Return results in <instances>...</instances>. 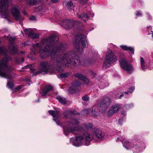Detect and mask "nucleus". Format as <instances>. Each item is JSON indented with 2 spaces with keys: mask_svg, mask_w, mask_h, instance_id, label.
Listing matches in <instances>:
<instances>
[{
  "mask_svg": "<svg viewBox=\"0 0 153 153\" xmlns=\"http://www.w3.org/2000/svg\"><path fill=\"white\" fill-rule=\"evenodd\" d=\"M120 47L123 50L125 51H131L133 54L134 53V49L131 47H128L126 45H120Z\"/></svg>",
  "mask_w": 153,
  "mask_h": 153,
  "instance_id": "25",
  "label": "nucleus"
},
{
  "mask_svg": "<svg viewBox=\"0 0 153 153\" xmlns=\"http://www.w3.org/2000/svg\"><path fill=\"white\" fill-rule=\"evenodd\" d=\"M81 85L78 81H74L71 83V86L68 89L70 93L73 94L76 91L79 90V88Z\"/></svg>",
  "mask_w": 153,
  "mask_h": 153,
  "instance_id": "14",
  "label": "nucleus"
},
{
  "mask_svg": "<svg viewBox=\"0 0 153 153\" xmlns=\"http://www.w3.org/2000/svg\"><path fill=\"white\" fill-rule=\"evenodd\" d=\"M66 116H67V115H65Z\"/></svg>",
  "mask_w": 153,
  "mask_h": 153,
  "instance_id": "56",
  "label": "nucleus"
},
{
  "mask_svg": "<svg viewBox=\"0 0 153 153\" xmlns=\"http://www.w3.org/2000/svg\"><path fill=\"white\" fill-rule=\"evenodd\" d=\"M109 100V102H110V101H109V100Z\"/></svg>",
  "mask_w": 153,
  "mask_h": 153,
  "instance_id": "57",
  "label": "nucleus"
},
{
  "mask_svg": "<svg viewBox=\"0 0 153 153\" xmlns=\"http://www.w3.org/2000/svg\"><path fill=\"white\" fill-rule=\"evenodd\" d=\"M41 68L39 71H37L36 75L39 73L44 72L45 74H47L50 68V63L47 61L41 62L40 63Z\"/></svg>",
  "mask_w": 153,
  "mask_h": 153,
  "instance_id": "12",
  "label": "nucleus"
},
{
  "mask_svg": "<svg viewBox=\"0 0 153 153\" xmlns=\"http://www.w3.org/2000/svg\"><path fill=\"white\" fill-rule=\"evenodd\" d=\"M28 68H30V69L31 70H32L33 69V68H30V66L29 65H27L26 66H25L24 67H23V68L24 69H27Z\"/></svg>",
  "mask_w": 153,
  "mask_h": 153,
  "instance_id": "41",
  "label": "nucleus"
},
{
  "mask_svg": "<svg viewBox=\"0 0 153 153\" xmlns=\"http://www.w3.org/2000/svg\"><path fill=\"white\" fill-rule=\"evenodd\" d=\"M79 2L83 4H84L87 3L88 0H78Z\"/></svg>",
  "mask_w": 153,
  "mask_h": 153,
  "instance_id": "36",
  "label": "nucleus"
},
{
  "mask_svg": "<svg viewBox=\"0 0 153 153\" xmlns=\"http://www.w3.org/2000/svg\"><path fill=\"white\" fill-rule=\"evenodd\" d=\"M12 2V0H0V14L3 18H6L9 16L10 11L8 8Z\"/></svg>",
  "mask_w": 153,
  "mask_h": 153,
  "instance_id": "7",
  "label": "nucleus"
},
{
  "mask_svg": "<svg viewBox=\"0 0 153 153\" xmlns=\"http://www.w3.org/2000/svg\"><path fill=\"white\" fill-rule=\"evenodd\" d=\"M52 2L53 3H56L57 2V0H51Z\"/></svg>",
  "mask_w": 153,
  "mask_h": 153,
  "instance_id": "49",
  "label": "nucleus"
},
{
  "mask_svg": "<svg viewBox=\"0 0 153 153\" xmlns=\"http://www.w3.org/2000/svg\"><path fill=\"white\" fill-rule=\"evenodd\" d=\"M14 61L16 62L17 63H20L22 62H23L24 60V58H22L21 59V61H20L18 58H16L14 59Z\"/></svg>",
  "mask_w": 153,
  "mask_h": 153,
  "instance_id": "34",
  "label": "nucleus"
},
{
  "mask_svg": "<svg viewBox=\"0 0 153 153\" xmlns=\"http://www.w3.org/2000/svg\"><path fill=\"white\" fill-rule=\"evenodd\" d=\"M91 74L92 75V76H95L96 75V74L93 72V71H91Z\"/></svg>",
  "mask_w": 153,
  "mask_h": 153,
  "instance_id": "46",
  "label": "nucleus"
},
{
  "mask_svg": "<svg viewBox=\"0 0 153 153\" xmlns=\"http://www.w3.org/2000/svg\"><path fill=\"white\" fill-rule=\"evenodd\" d=\"M151 32H152V38H153V32L152 31H151Z\"/></svg>",
  "mask_w": 153,
  "mask_h": 153,
  "instance_id": "52",
  "label": "nucleus"
},
{
  "mask_svg": "<svg viewBox=\"0 0 153 153\" xmlns=\"http://www.w3.org/2000/svg\"><path fill=\"white\" fill-rule=\"evenodd\" d=\"M133 106V105L132 104H129V105H126V106H125V107H126V108H127L128 107H131Z\"/></svg>",
  "mask_w": 153,
  "mask_h": 153,
  "instance_id": "45",
  "label": "nucleus"
},
{
  "mask_svg": "<svg viewBox=\"0 0 153 153\" xmlns=\"http://www.w3.org/2000/svg\"><path fill=\"white\" fill-rule=\"evenodd\" d=\"M22 86L21 85H19L17 86L15 89V91H19L20 89L22 88Z\"/></svg>",
  "mask_w": 153,
  "mask_h": 153,
  "instance_id": "40",
  "label": "nucleus"
},
{
  "mask_svg": "<svg viewBox=\"0 0 153 153\" xmlns=\"http://www.w3.org/2000/svg\"><path fill=\"white\" fill-rule=\"evenodd\" d=\"M56 99L58 100L59 102L62 104H65L67 102L66 99L64 97L58 96L56 97Z\"/></svg>",
  "mask_w": 153,
  "mask_h": 153,
  "instance_id": "24",
  "label": "nucleus"
},
{
  "mask_svg": "<svg viewBox=\"0 0 153 153\" xmlns=\"http://www.w3.org/2000/svg\"><path fill=\"white\" fill-rule=\"evenodd\" d=\"M68 73H62L57 76L59 78H65L68 76Z\"/></svg>",
  "mask_w": 153,
  "mask_h": 153,
  "instance_id": "30",
  "label": "nucleus"
},
{
  "mask_svg": "<svg viewBox=\"0 0 153 153\" xmlns=\"http://www.w3.org/2000/svg\"><path fill=\"white\" fill-rule=\"evenodd\" d=\"M16 37H11L7 36V39L10 42L11 44L9 46V49L10 51V53L11 54H16L18 53V49L16 47L14 46L13 44V42L14 40L16 39Z\"/></svg>",
  "mask_w": 153,
  "mask_h": 153,
  "instance_id": "13",
  "label": "nucleus"
},
{
  "mask_svg": "<svg viewBox=\"0 0 153 153\" xmlns=\"http://www.w3.org/2000/svg\"><path fill=\"white\" fill-rule=\"evenodd\" d=\"M74 40V44L76 49L79 54H81L83 52V48L88 46L86 36L82 34H78L75 36Z\"/></svg>",
  "mask_w": 153,
  "mask_h": 153,
  "instance_id": "4",
  "label": "nucleus"
},
{
  "mask_svg": "<svg viewBox=\"0 0 153 153\" xmlns=\"http://www.w3.org/2000/svg\"><path fill=\"white\" fill-rule=\"evenodd\" d=\"M121 93L122 94L120 95V96L119 97L120 99H121V98L123 96V92H121Z\"/></svg>",
  "mask_w": 153,
  "mask_h": 153,
  "instance_id": "50",
  "label": "nucleus"
},
{
  "mask_svg": "<svg viewBox=\"0 0 153 153\" xmlns=\"http://www.w3.org/2000/svg\"><path fill=\"white\" fill-rule=\"evenodd\" d=\"M93 138L92 136L89 133H85L83 135H79L76 137V139L71 138L70 142L74 146H79L81 145L88 146Z\"/></svg>",
  "mask_w": 153,
  "mask_h": 153,
  "instance_id": "5",
  "label": "nucleus"
},
{
  "mask_svg": "<svg viewBox=\"0 0 153 153\" xmlns=\"http://www.w3.org/2000/svg\"><path fill=\"white\" fill-rule=\"evenodd\" d=\"M76 15L78 19H82L85 22L89 18L93 17L94 16V14L92 12H88V13H82L80 15L77 13Z\"/></svg>",
  "mask_w": 153,
  "mask_h": 153,
  "instance_id": "15",
  "label": "nucleus"
},
{
  "mask_svg": "<svg viewBox=\"0 0 153 153\" xmlns=\"http://www.w3.org/2000/svg\"><path fill=\"white\" fill-rule=\"evenodd\" d=\"M136 15L137 16H141L142 15L141 11H137L136 12Z\"/></svg>",
  "mask_w": 153,
  "mask_h": 153,
  "instance_id": "38",
  "label": "nucleus"
},
{
  "mask_svg": "<svg viewBox=\"0 0 153 153\" xmlns=\"http://www.w3.org/2000/svg\"><path fill=\"white\" fill-rule=\"evenodd\" d=\"M123 120V118H120L119 119L118 122H119V123L121 125L122 124Z\"/></svg>",
  "mask_w": 153,
  "mask_h": 153,
  "instance_id": "42",
  "label": "nucleus"
},
{
  "mask_svg": "<svg viewBox=\"0 0 153 153\" xmlns=\"http://www.w3.org/2000/svg\"><path fill=\"white\" fill-rule=\"evenodd\" d=\"M107 99H105V100H104L103 101H102L101 102V103L102 104L103 102H104L105 101H106Z\"/></svg>",
  "mask_w": 153,
  "mask_h": 153,
  "instance_id": "51",
  "label": "nucleus"
},
{
  "mask_svg": "<svg viewBox=\"0 0 153 153\" xmlns=\"http://www.w3.org/2000/svg\"><path fill=\"white\" fill-rule=\"evenodd\" d=\"M102 83L103 85L102 87H101L102 88H103L105 87H107L108 85V82L107 81H103V82H102Z\"/></svg>",
  "mask_w": 153,
  "mask_h": 153,
  "instance_id": "33",
  "label": "nucleus"
},
{
  "mask_svg": "<svg viewBox=\"0 0 153 153\" xmlns=\"http://www.w3.org/2000/svg\"><path fill=\"white\" fill-rule=\"evenodd\" d=\"M68 114L70 115H72V114L74 115H77L79 114V113L78 112L74 111H67L65 112V114Z\"/></svg>",
  "mask_w": 153,
  "mask_h": 153,
  "instance_id": "28",
  "label": "nucleus"
},
{
  "mask_svg": "<svg viewBox=\"0 0 153 153\" xmlns=\"http://www.w3.org/2000/svg\"><path fill=\"white\" fill-rule=\"evenodd\" d=\"M37 101H38V102L39 101V99H38V100Z\"/></svg>",
  "mask_w": 153,
  "mask_h": 153,
  "instance_id": "54",
  "label": "nucleus"
},
{
  "mask_svg": "<svg viewBox=\"0 0 153 153\" xmlns=\"http://www.w3.org/2000/svg\"><path fill=\"white\" fill-rule=\"evenodd\" d=\"M82 99L85 101H88L89 100V97L87 96H85L82 97Z\"/></svg>",
  "mask_w": 153,
  "mask_h": 153,
  "instance_id": "37",
  "label": "nucleus"
},
{
  "mask_svg": "<svg viewBox=\"0 0 153 153\" xmlns=\"http://www.w3.org/2000/svg\"><path fill=\"white\" fill-rule=\"evenodd\" d=\"M22 13L25 15H27V13L26 12V11L25 10H23L22 11Z\"/></svg>",
  "mask_w": 153,
  "mask_h": 153,
  "instance_id": "48",
  "label": "nucleus"
},
{
  "mask_svg": "<svg viewBox=\"0 0 153 153\" xmlns=\"http://www.w3.org/2000/svg\"><path fill=\"white\" fill-rule=\"evenodd\" d=\"M83 127L86 129L89 130L91 129L93 127L92 124L90 123H88L87 124H84L83 125Z\"/></svg>",
  "mask_w": 153,
  "mask_h": 153,
  "instance_id": "29",
  "label": "nucleus"
},
{
  "mask_svg": "<svg viewBox=\"0 0 153 153\" xmlns=\"http://www.w3.org/2000/svg\"><path fill=\"white\" fill-rule=\"evenodd\" d=\"M24 31L25 34L29 37H30V35L33 33L32 30L30 28L26 29L24 30Z\"/></svg>",
  "mask_w": 153,
  "mask_h": 153,
  "instance_id": "27",
  "label": "nucleus"
},
{
  "mask_svg": "<svg viewBox=\"0 0 153 153\" xmlns=\"http://www.w3.org/2000/svg\"><path fill=\"white\" fill-rule=\"evenodd\" d=\"M50 40L51 39L49 37L42 39L40 43L33 45V49H31L32 54H35L39 51L41 58L45 59L51 56L55 64L59 68L64 65H68L70 61L69 58L71 56L70 53L68 52L61 56H55V52L53 50Z\"/></svg>",
  "mask_w": 153,
  "mask_h": 153,
  "instance_id": "1",
  "label": "nucleus"
},
{
  "mask_svg": "<svg viewBox=\"0 0 153 153\" xmlns=\"http://www.w3.org/2000/svg\"><path fill=\"white\" fill-rule=\"evenodd\" d=\"M51 39V42L52 44V47L54 51L55 52V55L61 56L62 54L66 53L68 52L71 53V56H70V62L68 63V65H64L63 66H70L71 65L75 66L76 65V63L79 64H81L79 57L77 55L76 53L74 51H70L67 52L65 53H62L60 55H58L56 52H63L65 51L68 48V46L66 44L59 43H58L57 42L59 39V37L58 36L54 35H51L49 37Z\"/></svg>",
  "mask_w": 153,
  "mask_h": 153,
  "instance_id": "2",
  "label": "nucleus"
},
{
  "mask_svg": "<svg viewBox=\"0 0 153 153\" xmlns=\"http://www.w3.org/2000/svg\"><path fill=\"white\" fill-rule=\"evenodd\" d=\"M96 112L95 111H92V114L94 116H95L96 115Z\"/></svg>",
  "mask_w": 153,
  "mask_h": 153,
  "instance_id": "47",
  "label": "nucleus"
},
{
  "mask_svg": "<svg viewBox=\"0 0 153 153\" xmlns=\"http://www.w3.org/2000/svg\"><path fill=\"white\" fill-rule=\"evenodd\" d=\"M119 62L121 67L123 69L127 71L128 73H130L133 70V68L131 65L127 62L126 60L123 58H121Z\"/></svg>",
  "mask_w": 153,
  "mask_h": 153,
  "instance_id": "11",
  "label": "nucleus"
},
{
  "mask_svg": "<svg viewBox=\"0 0 153 153\" xmlns=\"http://www.w3.org/2000/svg\"><path fill=\"white\" fill-rule=\"evenodd\" d=\"M87 62H88V63H89V64H90V63H92V62H88V61H87Z\"/></svg>",
  "mask_w": 153,
  "mask_h": 153,
  "instance_id": "53",
  "label": "nucleus"
},
{
  "mask_svg": "<svg viewBox=\"0 0 153 153\" xmlns=\"http://www.w3.org/2000/svg\"><path fill=\"white\" fill-rule=\"evenodd\" d=\"M74 76L79 79L82 80L85 83H88L89 82L88 79L80 73H76L74 75Z\"/></svg>",
  "mask_w": 153,
  "mask_h": 153,
  "instance_id": "21",
  "label": "nucleus"
},
{
  "mask_svg": "<svg viewBox=\"0 0 153 153\" xmlns=\"http://www.w3.org/2000/svg\"><path fill=\"white\" fill-rule=\"evenodd\" d=\"M75 21L70 19H65L63 21L62 26L67 29L73 26L75 23Z\"/></svg>",
  "mask_w": 153,
  "mask_h": 153,
  "instance_id": "18",
  "label": "nucleus"
},
{
  "mask_svg": "<svg viewBox=\"0 0 153 153\" xmlns=\"http://www.w3.org/2000/svg\"><path fill=\"white\" fill-rule=\"evenodd\" d=\"M65 124V125L63 126V129L64 133L66 136L71 132H73L74 134H78V131H82L83 130L81 128H78L75 127V126L79 124V121L77 119H73L71 122H67Z\"/></svg>",
  "mask_w": 153,
  "mask_h": 153,
  "instance_id": "6",
  "label": "nucleus"
},
{
  "mask_svg": "<svg viewBox=\"0 0 153 153\" xmlns=\"http://www.w3.org/2000/svg\"><path fill=\"white\" fill-rule=\"evenodd\" d=\"M11 59V58L9 56H5L2 59V60H0V76L8 79L7 80V86L12 90L14 85L10 79H12L11 72L13 69L10 66H8L7 64L8 61Z\"/></svg>",
  "mask_w": 153,
  "mask_h": 153,
  "instance_id": "3",
  "label": "nucleus"
},
{
  "mask_svg": "<svg viewBox=\"0 0 153 153\" xmlns=\"http://www.w3.org/2000/svg\"><path fill=\"white\" fill-rule=\"evenodd\" d=\"M134 87H131L130 88L128 91L126 92H124V93L127 94H128L129 93H131L134 91Z\"/></svg>",
  "mask_w": 153,
  "mask_h": 153,
  "instance_id": "32",
  "label": "nucleus"
},
{
  "mask_svg": "<svg viewBox=\"0 0 153 153\" xmlns=\"http://www.w3.org/2000/svg\"><path fill=\"white\" fill-rule=\"evenodd\" d=\"M147 17L149 19H152V17H151V16H150V14L149 13H147Z\"/></svg>",
  "mask_w": 153,
  "mask_h": 153,
  "instance_id": "43",
  "label": "nucleus"
},
{
  "mask_svg": "<svg viewBox=\"0 0 153 153\" xmlns=\"http://www.w3.org/2000/svg\"><path fill=\"white\" fill-rule=\"evenodd\" d=\"M53 89V87L51 85L46 86L42 90V96H45L47 94L49 91L52 90Z\"/></svg>",
  "mask_w": 153,
  "mask_h": 153,
  "instance_id": "23",
  "label": "nucleus"
},
{
  "mask_svg": "<svg viewBox=\"0 0 153 153\" xmlns=\"http://www.w3.org/2000/svg\"><path fill=\"white\" fill-rule=\"evenodd\" d=\"M120 108V105L117 104L115 103L112 105L108 112V115L111 116L116 113L119 110Z\"/></svg>",
  "mask_w": 153,
  "mask_h": 153,
  "instance_id": "16",
  "label": "nucleus"
},
{
  "mask_svg": "<svg viewBox=\"0 0 153 153\" xmlns=\"http://www.w3.org/2000/svg\"><path fill=\"white\" fill-rule=\"evenodd\" d=\"M89 112L88 110L85 109L82 111V114L83 115H85L88 114Z\"/></svg>",
  "mask_w": 153,
  "mask_h": 153,
  "instance_id": "35",
  "label": "nucleus"
},
{
  "mask_svg": "<svg viewBox=\"0 0 153 153\" xmlns=\"http://www.w3.org/2000/svg\"><path fill=\"white\" fill-rule=\"evenodd\" d=\"M11 12L12 14L17 21H21L23 20L24 18L20 14L19 7L16 5H13L12 7Z\"/></svg>",
  "mask_w": 153,
  "mask_h": 153,
  "instance_id": "10",
  "label": "nucleus"
},
{
  "mask_svg": "<svg viewBox=\"0 0 153 153\" xmlns=\"http://www.w3.org/2000/svg\"><path fill=\"white\" fill-rule=\"evenodd\" d=\"M117 60L116 56L113 54L112 52L109 51L104 62L103 68H106L110 66L113 63L115 62Z\"/></svg>",
  "mask_w": 153,
  "mask_h": 153,
  "instance_id": "8",
  "label": "nucleus"
},
{
  "mask_svg": "<svg viewBox=\"0 0 153 153\" xmlns=\"http://www.w3.org/2000/svg\"><path fill=\"white\" fill-rule=\"evenodd\" d=\"M93 134L99 139L102 140L104 137L105 134L100 129L98 128H94L92 130Z\"/></svg>",
  "mask_w": 153,
  "mask_h": 153,
  "instance_id": "17",
  "label": "nucleus"
},
{
  "mask_svg": "<svg viewBox=\"0 0 153 153\" xmlns=\"http://www.w3.org/2000/svg\"><path fill=\"white\" fill-rule=\"evenodd\" d=\"M121 112L123 116L126 115V112L125 110H121Z\"/></svg>",
  "mask_w": 153,
  "mask_h": 153,
  "instance_id": "39",
  "label": "nucleus"
},
{
  "mask_svg": "<svg viewBox=\"0 0 153 153\" xmlns=\"http://www.w3.org/2000/svg\"><path fill=\"white\" fill-rule=\"evenodd\" d=\"M29 37L32 38L33 39H35L38 38L39 37V35L38 34L34 33L33 32L30 35Z\"/></svg>",
  "mask_w": 153,
  "mask_h": 153,
  "instance_id": "31",
  "label": "nucleus"
},
{
  "mask_svg": "<svg viewBox=\"0 0 153 153\" xmlns=\"http://www.w3.org/2000/svg\"><path fill=\"white\" fill-rule=\"evenodd\" d=\"M120 140H123L122 142L123 146L126 149H132L133 151L137 153H139L140 151L139 147L137 144L134 145L132 147L131 143L128 140L126 139L123 140L122 139H120Z\"/></svg>",
  "mask_w": 153,
  "mask_h": 153,
  "instance_id": "9",
  "label": "nucleus"
},
{
  "mask_svg": "<svg viewBox=\"0 0 153 153\" xmlns=\"http://www.w3.org/2000/svg\"><path fill=\"white\" fill-rule=\"evenodd\" d=\"M63 5L64 7H65V9H67L69 11H71L72 10H73V8L74 7V4L71 1H64L63 3Z\"/></svg>",
  "mask_w": 153,
  "mask_h": 153,
  "instance_id": "20",
  "label": "nucleus"
},
{
  "mask_svg": "<svg viewBox=\"0 0 153 153\" xmlns=\"http://www.w3.org/2000/svg\"><path fill=\"white\" fill-rule=\"evenodd\" d=\"M48 112L50 114L52 115L53 117V120L58 125H60V121L57 120V119L60 115V114L58 111H53L52 110L49 111Z\"/></svg>",
  "mask_w": 153,
  "mask_h": 153,
  "instance_id": "19",
  "label": "nucleus"
},
{
  "mask_svg": "<svg viewBox=\"0 0 153 153\" xmlns=\"http://www.w3.org/2000/svg\"><path fill=\"white\" fill-rule=\"evenodd\" d=\"M7 52V49L4 47H0V54L6 55Z\"/></svg>",
  "mask_w": 153,
  "mask_h": 153,
  "instance_id": "26",
  "label": "nucleus"
},
{
  "mask_svg": "<svg viewBox=\"0 0 153 153\" xmlns=\"http://www.w3.org/2000/svg\"><path fill=\"white\" fill-rule=\"evenodd\" d=\"M29 19L30 20H35V17L34 16H32L30 17Z\"/></svg>",
  "mask_w": 153,
  "mask_h": 153,
  "instance_id": "44",
  "label": "nucleus"
},
{
  "mask_svg": "<svg viewBox=\"0 0 153 153\" xmlns=\"http://www.w3.org/2000/svg\"><path fill=\"white\" fill-rule=\"evenodd\" d=\"M147 61L142 57L140 58V64L141 69L143 71H144L147 68Z\"/></svg>",
  "mask_w": 153,
  "mask_h": 153,
  "instance_id": "22",
  "label": "nucleus"
},
{
  "mask_svg": "<svg viewBox=\"0 0 153 153\" xmlns=\"http://www.w3.org/2000/svg\"><path fill=\"white\" fill-rule=\"evenodd\" d=\"M24 45H26V44H25V43Z\"/></svg>",
  "mask_w": 153,
  "mask_h": 153,
  "instance_id": "55",
  "label": "nucleus"
}]
</instances>
